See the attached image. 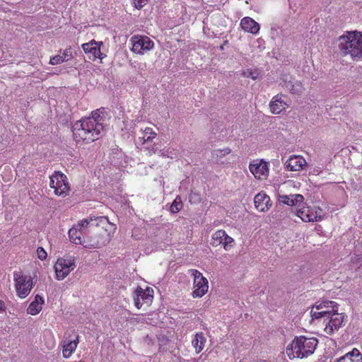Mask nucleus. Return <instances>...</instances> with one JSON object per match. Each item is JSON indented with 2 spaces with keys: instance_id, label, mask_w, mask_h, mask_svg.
<instances>
[{
  "instance_id": "obj_1",
  "label": "nucleus",
  "mask_w": 362,
  "mask_h": 362,
  "mask_svg": "<svg viewBox=\"0 0 362 362\" xmlns=\"http://www.w3.org/2000/svg\"><path fill=\"white\" fill-rule=\"evenodd\" d=\"M103 130L104 125L95 119L82 118L73 126V137L76 143L89 144L99 139Z\"/></svg>"
},
{
  "instance_id": "obj_2",
  "label": "nucleus",
  "mask_w": 362,
  "mask_h": 362,
  "mask_svg": "<svg viewBox=\"0 0 362 362\" xmlns=\"http://www.w3.org/2000/svg\"><path fill=\"white\" fill-rule=\"evenodd\" d=\"M339 48L344 55L349 54L353 60H362V35L350 32L339 38Z\"/></svg>"
},
{
  "instance_id": "obj_3",
  "label": "nucleus",
  "mask_w": 362,
  "mask_h": 362,
  "mask_svg": "<svg viewBox=\"0 0 362 362\" xmlns=\"http://www.w3.org/2000/svg\"><path fill=\"white\" fill-rule=\"evenodd\" d=\"M316 338H308L304 336L296 337L286 349L288 356L292 359L295 358H303L312 355L317 345Z\"/></svg>"
},
{
  "instance_id": "obj_4",
  "label": "nucleus",
  "mask_w": 362,
  "mask_h": 362,
  "mask_svg": "<svg viewBox=\"0 0 362 362\" xmlns=\"http://www.w3.org/2000/svg\"><path fill=\"white\" fill-rule=\"evenodd\" d=\"M88 226V232L99 233L101 235L106 234L109 236V240L116 230V226L108 220L105 216H100L95 218H90Z\"/></svg>"
},
{
  "instance_id": "obj_5",
  "label": "nucleus",
  "mask_w": 362,
  "mask_h": 362,
  "mask_svg": "<svg viewBox=\"0 0 362 362\" xmlns=\"http://www.w3.org/2000/svg\"><path fill=\"white\" fill-rule=\"evenodd\" d=\"M49 187L58 197H65L70 192V184L66 175L59 171H55L49 176Z\"/></svg>"
},
{
  "instance_id": "obj_6",
  "label": "nucleus",
  "mask_w": 362,
  "mask_h": 362,
  "mask_svg": "<svg viewBox=\"0 0 362 362\" xmlns=\"http://www.w3.org/2000/svg\"><path fill=\"white\" fill-rule=\"evenodd\" d=\"M13 280L16 295L21 298H26L34 286L31 276L23 274L22 272H14Z\"/></svg>"
},
{
  "instance_id": "obj_7",
  "label": "nucleus",
  "mask_w": 362,
  "mask_h": 362,
  "mask_svg": "<svg viewBox=\"0 0 362 362\" xmlns=\"http://www.w3.org/2000/svg\"><path fill=\"white\" fill-rule=\"evenodd\" d=\"M88 219H83L74 225L69 230L70 240L76 245H83L85 247V240L88 235Z\"/></svg>"
},
{
  "instance_id": "obj_8",
  "label": "nucleus",
  "mask_w": 362,
  "mask_h": 362,
  "mask_svg": "<svg viewBox=\"0 0 362 362\" xmlns=\"http://www.w3.org/2000/svg\"><path fill=\"white\" fill-rule=\"evenodd\" d=\"M76 267L74 257L67 259L59 257L54 265L56 279H64Z\"/></svg>"
},
{
  "instance_id": "obj_9",
  "label": "nucleus",
  "mask_w": 362,
  "mask_h": 362,
  "mask_svg": "<svg viewBox=\"0 0 362 362\" xmlns=\"http://www.w3.org/2000/svg\"><path fill=\"white\" fill-rule=\"evenodd\" d=\"M130 42L132 45V52L137 54L144 55L154 47L153 41L144 35H134L131 37Z\"/></svg>"
},
{
  "instance_id": "obj_10",
  "label": "nucleus",
  "mask_w": 362,
  "mask_h": 362,
  "mask_svg": "<svg viewBox=\"0 0 362 362\" xmlns=\"http://www.w3.org/2000/svg\"><path fill=\"white\" fill-rule=\"evenodd\" d=\"M189 273L193 276L194 291L192 293L193 298H201L204 296L209 289V283L206 278L197 269H190Z\"/></svg>"
},
{
  "instance_id": "obj_11",
  "label": "nucleus",
  "mask_w": 362,
  "mask_h": 362,
  "mask_svg": "<svg viewBox=\"0 0 362 362\" xmlns=\"http://www.w3.org/2000/svg\"><path fill=\"white\" fill-rule=\"evenodd\" d=\"M133 298L137 309H140L144 305L149 306L153 302V290L148 286L144 289L138 286L134 292Z\"/></svg>"
},
{
  "instance_id": "obj_12",
  "label": "nucleus",
  "mask_w": 362,
  "mask_h": 362,
  "mask_svg": "<svg viewBox=\"0 0 362 362\" xmlns=\"http://www.w3.org/2000/svg\"><path fill=\"white\" fill-rule=\"evenodd\" d=\"M315 308L317 311L312 309L310 312L313 319H320L325 317L329 318L333 313L338 312V304L331 300H322L316 305Z\"/></svg>"
},
{
  "instance_id": "obj_13",
  "label": "nucleus",
  "mask_w": 362,
  "mask_h": 362,
  "mask_svg": "<svg viewBox=\"0 0 362 362\" xmlns=\"http://www.w3.org/2000/svg\"><path fill=\"white\" fill-rule=\"evenodd\" d=\"M322 210L316 206H303L296 211V215L304 222H317L322 219Z\"/></svg>"
},
{
  "instance_id": "obj_14",
  "label": "nucleus",
  "mask_w": 362,
  "mask_h": 362,
  "mask_svg": "<svg viewBox=\"0 0 362 362\" xmlns=\"http://www.w3.org/2000/svg\"><path fill=\"white\" fill-rule=\"evenodd\" d=\"M211 245L213 247L222 245L223 249L228 251L234 247L235 240L224 230L220 229L212 234Z\"/></svg>"
},
{
  "instance_id": "obj_15",
  "label": "nucleus",
  "mask_w": 362,
  "mask_h": 362,
  "mask_svg": "<svg viewBox=\"0 0 362 362\" xmlns=\"http://www.w3.org/2000/svg\"><path fill=\"white\" fill-rule=\"evenodd\" d=\"M103 46V42H97L95 40L82 45V48L88 55L89 59L95 61L97 59H103L105 54L101 52V47Z\"/></svg>"
},
{
  "instance_id": "obj_16",
  "label": "nucleus",
  "mask_w": 362,
  "mask_h": 362,
  "mask_svg": "<svg viewBox=\"0 0 362 362\" xmlns=\"http://www.w3.org/2000/svg\"><path fill=\"white\" fill-rule=\"evenodd\" d=\"M110 242L109 236L105 233L101 235L95 232H88V235L85 240V247L86 248H100Z\"/></svg>"
},
{
  "instance_id": "obj_17",
  "label": "nucleus",
  "mask_w": 362,
  "mask_h": 362,
  "mask_svg": "<svg viewBox=\"0 0 362 362\" xmlns=\"http://www.w3.org/2000/svg\"><path fill=\"white\" fill-rule=\"evenodd\" d=\"M249 169L255 177L259 180H267L269 175V167L267 163L261 160H255L250 163Z\"/></svg>"
},
{
  "instance_id": "obj_18",
  "label": "nucleus",
  "mask_w": 362,
  "mask_h": 362,
  "mask_svg": "<svg viewBox=\"0 0 362 362\" xmlns=\"http://www.w3.org/2000/svg\"><path fill=\"white\" fill-rule=\"evenodd\" d=\"M330 320L325 328V331L328 334H332L334 331L338 330L344 322V316L338 312L333 313L330 316Z\"/></svg>"
},
{
  "instance_id": "obj_19",
  "label": "nucleus",
  "mask_w": 362,
  "mask_h": 362,
  "mask_svg": "<svg viewBox=\"0 0 362 362\" xmlns=\"http://www.w3.org/2000/svg\"><path fill=\"white\" fill-rule=\"evenodd\" d=\"M284 97L283 94H277L272 98L269 106L272 114L279 115L288 107V104L283 99Z\"/></svg>"
},
{
  "instance_id": "obj_20",
  "label": "nucleus",
  "mask_w": 362,
  "mask_h": 362,
  "mask_svg": "<svg viewBox=\"0 0 362 362\" xmlns=\"http://www.w3.org/2000/svg\"><path fill=\"white\" fill-rule=\"evenodd\" d=\"M307 165L305 158L301 156L292 155L286 161L285 165L289 171H300Z\"/></svg>"
},
{
  "instance_id": "obj_21",
  "label": "nucleus",
  "mask_w": 362,
  "mask_h": 362,
  "mask_svg": "<svg viewBox=\"0 0 362 362\" xmlns=\"http://www.w3.org/2000/svg\"><path fill=\"white\" fill-rule=\"evenodd\" d=\"M255 208L259 211H266L272 206L270 198L264 192H259L254 198Z\"/></svg>"
},
{
  "instance_id": "obj_22",
  "label": "nucleus",
  "mask_w": 362,
  "mask_h": 362,
  "mask_svg": "<svg viewBox=\"0 0 362 362\" xmlns=\"http://www.w3.org/2000/svg\"><path fill=\"white\" fill-rule=\"evenodd\" d=\"M240 25L245 32L250 33L252 35H257L260 28L259 23L250 17H244L242 18Z\"/></svg>"
},
{
  "instance_id": "obj_23",
  "label": "nucleus",
  "mask_w": 362,
  "mask_h": 362,
  "mask_svg": "<svg viewBox=\"0 0 362 362\" xmlns=\"http://www.w3.org/2000/svg\"><path fill=\"white\" fill-rule=\"evenodd\" d=\"M279 200L280 202L288 206H297L303 202L304 197L299 194L291 195L282 194L279 195Z\"/></svg>"
},
{
  "instance_id": "obj_24",
  "label": "nucleus",
  "mask_w": 362,
  "mask_h": 362,
  "mask_svg": "<svg viewBox=\"0 0 362 362\" xmlns=\"http://www.w3.org/2000/svg\"><path fill=\"white\" fill-rule=\"evenodd\" d=\"M334 362H362V354L358 349L354 348Z\"/></svg>"
},
{
  "instance_id": "obj_25",
  "label": "nucleus",
  "mask_w": 362,
  "mask_h": 362,
  "mask_svg": "<svg viewBox=\"0 0 362 362\" xmlns=\"http://www.w3.org/2000/svg\"><path fill=\"white\" fill-rule=\"evenodd\" d=\"M45 303L44 298L39 294L35 296V299L30 303L27 308V313L31 315H37L42 308V305Z\"/></svg>"
},
{
  "instance_id": "obj_26",
  "label": "nucleus",
  "mask_w": 362,
  "mask_h": 362,
  "mask_svg": "<svg viewBox=\"0 0 362 362\" xmlns=\"http://www.w3.org/2000/svg\"><path fill=\"white\" fill-rule=\"evenodd\" d=\"M79 342L78 336L77 335L74 340H64L62 349V354L64 358H69L75 351Z\"/></svg>"
},
{
  "instance_id": "obj_27",
  "label": "nucleus",
  "mask_w": 362,
  "mask_h": 362,
  "mask_svg": "<svg viewBox=\"0 0 362 362\" xmlns=\"http://www.w3.org/2000/svg\"><path fill=\"white\" fill-rule=\"evenodd\" d=\"M206 339L203 332H198L194 335L192 341V345L195 349L196 354H199L204 348Z\"/></svg>"
},
{
  "instance_id": "obj_28",
  "label": "nucleus",
  "mask_w": 362,
  "mask_h": 362,
  "mask_svg": "<svg viewBox=\"0 0 362 362\" xmlns=\"http://www.w3.org/2000/svg\"><path fill=\"white\" fill-rule=\"evenodd\" d=\"M142 132L144 136L139 137L142 144L152 141L157 136V133L151 127H146Z\"/></svg>"
},
{
  "instance_id": "obj_29",
  "label": "nucleus",
  "mask_w": 362,
  "mask_h": 362,
  "mask_svg": "<svg viewBox=\"0 0 362 362\" xmlns=\"http://www.w3.org/2000/svg\"><path fill=\"white\" fill-rule=\"evenodd\" d=\"M286 87L290 90L291 93L296 95L302 94L304 90L303 83L300 81H296L293 83H289Z\"/></svg>"
},
{
  "instance_id": "obj_30",
  "label": "nucleus",
  "mask_w": 362,
  "mask_h": 362,
  "mask_svg": "<svg viewBox=\"0 0 362 362\" xmlns=\"http://www.w3.org/2000/svg\"><path fill=\"white\" fill-rule=\"evenodd\" d=\"M183 203L180 196H177L170 206V211L173 214L178 213L182 208Z\"/></svg>"
},
{
  "instance_id": "obj_31",
  "label": "nucleus",
  "mask_w": 362,
  "mask_h": 362,
  "mask_svg": "<svg viewBox=\"0 0 362 362\" xmlns=\"http://www.w3.org/2000/svg\"><path fill=\"white\" fill-rule=\"evenodd\" d=\"M85 119H93L96 122H98L100 124L103 125L104 118H103V111L98 109L91 112V116L85 117Z\"/></svg>"
},
{
  "instance_id": "obj_32",
  "label": "nucleus",
  "mask_w": 362,
  "mask_h": 362,
  "mask_svg": "<svg viewBox=\"0 0 362 362\" xmlns=\"http://www.w3.org/2000/svg\"><path fill=\"white\" fill-rule=\"evenodd\" d=\"M242 75L245 78L256 80L259 76V72L257 69H247L242 73Z\"/></svg>"
},
{
  "instance_id": "obj_33",
  "label": "nucleus",
  "mask_w": 362,
  "mask_h": 362,
  "mask_svg": "<svg viewBox=\"0 0 362 362\" xmlns=\"http://www.w3.org/2000/svg\"><path fill=\"white\" fill-rule=\"evenodd\" d=\"M231 152L230 148H226L223 149H216L212 152L213 156H216L217 160L224 157L226 155L229 154Z\"/></svg>"
},
{
  "instance_id": "obj_34",
  "label": "nucleus",
  "mask_w": 362,
  "mask_h": 362,
  "mask_svg": "<svg viewBox=\"0 0 362 362\" xmlns=\"http://www.w3.org/2000/svg\"><path fill=\"white\" fill-rule=\"evenodd\" d=\"M64 60L61 55H56L50 58L49 64L52 65H57L63 63Z\"/></svg>"
},
{
  "instance_id": "obj_35",
  "label": "nucleus",
  "mask_w": 362,
  "mask_h": 362,
  "mask_svg": "<svg viewBox=\"0 0 362 362\" xmlns=\"http://www.w3.org/2000/svg\"><path fill=\"white\" fill-rule=\"evenodd\" d=\"M37 257L42 261L46 259L47 257V252L42 247H37Z\"/></svg>"
},
{
  "instance_id": "obj_36",
  "label": "nucleus",
  "mask_w": 362,
  "mask_h": 362,
  "mask_svg": "<svg viewBox=\"0 0 362 362\" xmlns=\"http://www.w3.org/2000/svg\"><path fill=\"white\" fill-rule=\"evenodd\" d=\"M64 62L69 61L73 57L72 51L71 48H66L64 50L62 55H61Z\"/></svg>"
},
{
  "instance_id": "obj_37",
  "label": "nucleus",
  "mask_w": 362,
  "mask_h": 362,
  "mask_svg": "<svg viewBox=\"0 0 362 362\" xmlns=\"http://www.w3.org/2000/svg\"><path fill=\"white\" fill-rule=\"evenodd\" d=\"M149 0H133L134 6L137 9H141L147 4Z\"/></svg>"
},
{
  "instance_id": "obj_38",
  "label": "nucleus",
  "mask_w": 362,
  "mask_h": 362,
  "mask_svg": "<svg viewBox=\"0 0 362 362\" xmlns=\"http://www.w3.org/2000/svg\"><path fill=\"white\" fill-rule=\"evenodd\" d=\"M6 307L4 302L0 299V313H4L6 311Z\"/></svg>"
},
{
  "instance_id": "obj_39",
  "label": "nucleus",
  "mask_w": 362,
  "mask_h": 362,
  "mask_svg": "<svg viewBox=\"0 0 362 362\" xmlns=\"http://www.w3.org/2000/svg\"><path fill=\"white\" fill-rule=\"evenodd\" d=\"M4 170H7V171H8L9 173H11V168H10L8 166L5 167V168H4Z\"/></svg>"
}]
</instances>
